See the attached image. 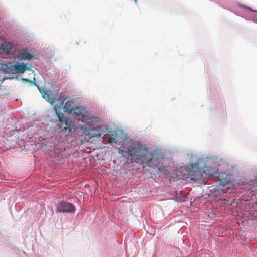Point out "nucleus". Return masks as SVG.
<instances>
[{"label": "nucleus", "mask_w": 257, "mask_h": 257, "mask_svg": "<svg viewBox=\"0 0 257 257\" xmlns=\"http://www.w3.org/2000/svg\"><path fill=\"white\" fill-rule=\"evenodd\" d=\"M128 153L134 157L136 163L143 164L146 162L149 167L158 169L165 175L168 174L166 166L163 164L164 159L162 155L156 151L154 152L151 154V157L147 160L149 154L148 148L143 146L140 142L133 144L128 150Z\"/></svg>", "instance_id": "1"}, {"label": "nucleus", "mask_w": 257, "mask_h": 257, "mask_svg": "<svg viewBox=\"0 0 257 257\" xmlns=\"http://www.w3.org/2000/svg\"><path fill=\"white\" fill-rule=\"evenodd\" d=\"M199 166V162L191 163V168L187 169L188 173L185 174L192 180L201 181L204 178L213 176L216 172L215 168L210 166H204L201 171Z\"/></svg>", "instance_id": "2"}, {"label": "nucleus", "mask_w": 257, "mask_h": 257, "mask_svg": "<svg viewBox=\"0 0 257 257\" xmlns=\"http://www.w3.org/2000/svg\"><path fill=\"white\" fill-rule=\"evenodd\" d=\"M75 106V102L71 98L60 96L57 98V102L54 106L56 114L70 113Z\"/></svg>", "instance_id": "3"}, {"label": "nucleus", "mask_w": 257, "mask_h": 257, "mask_svg": "<svg viewBox=\"0 0 257 257\" xmlns=\"http://www.w3.org/2000/svg\"><path fill=\"white\" fill-rule=\"evenodd\" d=\"M75 130L80 129L81 132L85 135H88L90 131H92L93 120L90 117L89 114L81 118H77V120L74 121Z\"/></svg>", "instance_id": "4"}, {"label": "nucleus", "mask_w": 257, "mask_h": 257, "mask_svg": "<svg viewBox=\"0 0 257 257\" xmlns=\"http://www.w3.org/2000/svg\"><path fill=\"white\" fill-rule=\"evenodd\" d=\"M59 124V132H62L65 136L69 134L73 128L75 129V123L72 125L68 119L64 118V113L56 114Z\"/></svg>", "instance_id": "5"}, {"label": "nucleus", "mask_w": 257, "mask_h": 257, "mask_svg": "<svg viewBox=\"0 0 257 257\" xmlns=\"http://www.w3.org/2000/svg\"><path fill=\"white\" fill-rule=\"evenodd\" d=\"M0 51L7 54H13L16 51V47L11 42L0 38Z\"/></svg>", "instance_id": "6"}, {"label": "nucleus", "mask_w": 257, "mask_h": 257, "mask_svg": "<svg viewBox=\"0 0 257 257\" xmlns=\"http://www.w3.org/2000/svg\"><path fill=\"white\" fill-rule=\"evenodd\" d=\"M75 211L74 206L69 203L61 202L58 204L56 212H72Z\"/></svg>", "instance_id": "7"}, {"label": "nucleus", "mask_w": 257, "mask_h": 257, "mask_svg": "<svg viewBox=\"0 0 257 257\" xmlns=\"http://www.w3.org/2000/svg\"><path fill=\"white\" fill-rule=\"evenodd\" d=\"M69 114H72L75 116V121L77 120V118H81L88 115L87 111L82 106H75L72 112Z\"/></svg>", "instance_id": "8"}, {"label": "nucleus", "mask_w": 257, "mask_h": 257, "mask_svg": "<svg viewBox=\"0 0 257 257\" xmlns=\"http://www.w3.org/2000/svg\"><path fill=\"white\" fill-rule=\"evenodd\" d=\"M38 89L39 92L41 93L42 97L45 99L48 102L52 104L53 103L57 102V99L56 97H51L49 93V91L44 90L40 86H38Z\"/></svg>", "instance_id": "9"}, {"label": "nucleus", "mask_w": 257, "mask_h": 257, "mask_svg": "<svg viewBox=\"0 0 257 257\" xmlns=\"http://www.w3.org/2000/svg\"><path fill=\"white\" fill-rule=\"evenodd\" d=\"M218 180L220 185L225 186L231 182V176L225 172H221L218 174Z\"/></svg>", "instance_id": "10"}, {"label": "nucleus", "mask_w": 257, "mask_h": 257, "mask_svg": "<svg viewBox=\"0 0 257 257\" xmlns=\"http://www.w3.org/2000/svg\"><path fill=\"white\" fill-rule=\"evenodd\" d=\"M15 57L20 60H31L34 57V55L29 53L26 49H22L19 51Z\"/></svg>", "instance_id": "11"}, {"label": "nucleus", "mask_w": 257, "mask_h": 257, "mask_svg": "<svg viewBox=\"0 0 257 257\" xmlns=\"http://www.w3.org/2000/svg\"><path fill=\"white\" fill-rule=\"evenodd\" d=\"M30 68L28 67L24 63L14 64V70L15 73H24L26 70H30Z\"/></svg>", "instance_id": "12"}, {"label": "nucleus", "mask_w": 257, "mask_h": 257, "mask_svg": "<svg viewBox=\"0 0 257 257\" xmlns=\"http://www.w3.org/2000/svg\"><path fill=\"white\" fill-rule=\"evenodd\" d=\"M14 64L8 65L6 64L2 65L1 68L5 73L6 74H15V70H14Z\"/></svg>", "instance_id": "13"}, {"label": "nucleus", "mask_w": 257, "mask_h": 257, "mask_svg": "<svg viewBox=\"0 0 257 257\" xmlns=\"http://www.w3.org/2000/svg\"><path fill=\"white\" fill-rule=\"evenodd\" d=\"M134 143H135V142H132L131 141H127L126 144L128 145V147L127 148V150H124L123 149H119V152L120 154H122L123 156H125V154L127 153V156H126V158H128V156H132V160L135 161V160L133 159L134 157L133 156L130 155L128 154V149L131 147V146L132 145V144H134Z\"/></svg>", "instance_id": "14"}, {"label": "nucleus", "mask_w": 257, "mask_h": 257, "mask_svg": "<svg viewBox=\"0 0 257 257\" xmlns=\"http://www.w3.org/2000/svg\"><path fill=\"white\" fill-rule=\"evenodd\" d=\"M118 137V134L116 133L112 134V137L109 139L108 143L113 145L117 143V138Z\"/></svg>", "instance_id": "15"}, {"label": "nucleus", "mask_w": 257, "mask_h": 257, "mask_svg": "<svg viewBox=\"0 0 257 257\" xmlns=\"http://www.w3.org/2000/svg\"><path fill=\"white\" fill-rule=\"evenodd\" d=\"M30 85H35V86L37 87V88H38V86H39L38 84H37L35 82H33L31 80H29V81L28 82Z\"/></svg>", "instance_id": "16"}, {"label": "nucleus", "mask_w": 257, "mask_h": 257, "mask_svg": "<svg viewBox=\"0 0 257 257\" xmlns=\"http://www.w3.org/2000/svg\"><path fill=\"white\" fill-rule=\"evenodd\" d=\"M252 184H254V185H255L257 186V177L253 181Z\"/></svg>", "instance_id": "17"}, {"label": "nucleus", "mask_w": 257, "mask_h": 257, "mask_svg": "<svg viewBox=\"0 0 257 257\" xmlns=\"http://www.w3.org/2000/svg\"><path fill=\"white\" fill-rule=\"evenodd\" d=\"M22 80L24 82H28L29 81V80L28 79H27V78H22Z\"/></svg>", "instance_id": "18"}]
</instances>
